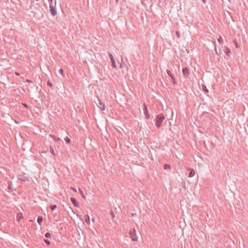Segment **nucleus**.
<instances>
[{
  "label": "nucleus",
  "instance_id": "19",
  "mask_svg": "<svg viewBox=\"0 0 248 248\" xmlns=\"http://www.w3.org/2000/svg\"><path fill=\"white\" fill-rule=\"evenodd\" d=\"M195 174V171H190L188 177L189 178L192 177Z\"/></svg>",
  "mask_w": 248,
  "mask_h": 248
},
{
  "label": "nucleus",
  "instance_id": "34",
  "mask_svg": "<svg viewBox=\"0 0 248 248\" xmlns=\"http://www.w3.org/2000/svg\"><path fill=\"white\" fill-rule=\"evenodd\" d=\"M124 65H125V64L124 63H121V65H120V66H121V67H122H122H123V66H124Z\"/></svg>",
  "mask_w": 248,
  "mask_h": 248
},
{
  "label": "nucleus",
  "instance_id": "32",
  "mask_svg": "<svg viewBox=\"0 0 248 248\" xmlns=\"http://www.w3.org/2000/svg\"><path fill=\"white\" fill-rule=\"evenodd\" d=\"M48 2H49V5H50V4L52 5V0H48Z\"/></svg>",
  "mask_w": 248,
  "mask_h": 248
},
{
  "label": "nucleus",
  "instance_id": "31",
  "mask_svg": "<svg viewBox=\"0 0 248 248\" xmlns=\"http://www.w3.org/2000/svg\"><path fill=\"white\" fill-rule=\"evenodd\" d=\"M26 82L28 83H32V81L31 80H30V79H27Z\"/></svg>",
  "mask_w": 248,
  "mask_h": 248
},
{
  "label": "nucleus",
  "instance_id": "25",
  "mask_svg": "<svg viewBox=\"0 0 248 248\" xmlns=\"http://www.w3.org/2000/svg\"><path fill=\"white\" fill-rule=\"evenodd\" d=\"M45 236L46 237V238H50V236H51V235L49 233V232H46V234H45Z\"/></svg>",
  "mask_w": 248,
  "mask_h": 248
},
{
  "label": "nucleus",
  "instance_id": "26",
  "mask_svg": "<svg viewBox=\"0 0 248 248\" xmlns=\"http://www.w3.org/2000/svg\"><path fill=\"white\" fill-rule=\"evenodd\" d=\"M44 242L47 245H50V243L49 242V241H48V240L47 239H44Z\"/></svg>",
  "mask_w": 248,
  "mask_h": 248
},
{
  "label": "nucleus",
  "instance_id": "39",
  "mask_svg": "<svg viewBox=\"0 0 248 248\" xmlns=\"http://www.w3.org/2000/svg\"><path fill=\"white\" fill-rule=\"evenodd\" d=\"M235 46H236V47H237V48L238 47V45H237V43H236V44H235Z\"/></svg>",
  "mask_w": 248,
  "mask_h": 248
},
{
  "label": "nucleus",
  "instance_id": "11",
  "mask_svg": "<svg viewBox=\"0 0 248 248\" xmlns=\"http://www.w3.org/2000/svg\"><path fill=\"white\" fill-rule=\"evenodd\" d=\"M23 218V216L22 213H18L16 215V220L19 222L21 219Z\"/></svg>",
  "mask_w": 248,
  "mask_h": 248
},
{
  "label": "nucleus",
  "instance_id": "20",
  "mask_svg": "<svg viewBox=\"0 0 248 248\" xmlns=\"http://www.w3.org/2000/svg\"><path fill=\"white\" fill-rule=\"evenodd\" d=\"M217 41L220 44H222L223 42V39L221 36H219V38L217 39Z\"/></svg>",
  "mask_w": 248,
  "mask_h": 248
},
{
  "label": "nucleus",
  "instance_id": "17",
  "mask_svg": "<svg viewBox=\"0 0 248 248\" xmlns=\"http://www.w3.org/2000/svg\"><path fill=\"white\" fill-rule=\"evenodd\" d=\"M50 151V153L52 155H53L54 156H56V154L55 153V151H54V149H53V148L52 147H50V151Z\"/></svg>",
  "mask_w": 248,
  "mask_h": 248
},
{
  "label": "nucleus",
  "instance_id": "8",
  "mask_svg": "<svg viewBox=\"0 0 248 248\" xmlns=\"http://www.w3.org/2000/svg\"><path fill=\"white\" fill-rule=\"evenodd\" d=\"M49 8H50V12L51 14L53 16H55V15H56V14H57L56 10L55 8L52 6V5L50 4V5H49Z\"/></svg>",
  "mask_w": 248,
  "mask_h": 248
},
{
  "label": "nucleus",
  "instance_id": "43",
  "mask_svg": "<svg viewBox=\"0 0 248 248\" xmlns=\"http://www.w3.org/2000/svg\"><path fill=\"white\" fill-rule=\"evenodd\" d=\"M134 216V214H132V216Z\"/></svg>",
  "mask_w": 248,
  "mask_h": 248
},
{
  "label": "nucleus",
  "instance_id": "1",
  "mask_svg": "<svg viewBox=\"0 0 248 248\" xmlns=\"http://www.w3.org/2000/svg\"><path fill=\"white\" fill-rule=\"evenodd\" d=\"M165 119V116L163 114H159L156 116L155 119V125L157 128L161 126L162 122Z\"/></svg>",
  "mask_w": 248,
  "mask_h": 248
},
{
  "label": "nucleus",
  "instance_id": "10",
  "mask_svg": "<svg viewBox=\"0 0 248 248\" xmlns=\"http://www.w3.org/2000/svg\"><path fill=\"white\" fill-rule=\"evenodd\" d=\"M70 201H71V202L73 203V204H74V205L75 206H76L77 207H79V204L77 202V201L76 199H75L74 198H70Z\"/></svg>",
  "mask_w": 248,
  "mask_h": 248
},
{
  "label": "nucleus",
  "instance_id": "5",
  "mask_svg": "<svg viewBox=\"0 0 248 248\" xmlns=\"http://www.w3.org/2000/svg\"><path fill=\"white\" fill-rule=\"evenodd\" d=\"M108 56L109 57V59H110L111 62L112 67L113 68H116V63H115V61L114 60L113 55L111 53H110V52H108Z\"/></svg>",
  "mask_w": 248,
  "mask_h": 248
},
{
  "label": "nucleus",
  "instance_id": "24",
  "mask_svg": "<svg viewBox=\"0 0 248 248\" xmlns=\"http://www.w3.org/2000/svg\"><path fill=\"white\" fill-rule=\"evenodd\" d=\"M47 84L48 86H49L50 87L52 88V86H53V84L51 82H50L49 81H48L47 82Z\"/></svg>",
  "mask_w": 248,
  "mask_h": 248
},
{
  "label": "nucleus",
  "instance_id": "41",
  "mask_svg": "<svg viewBox=\"0 0 248 248\" xmlns=\"http://www.w3.org/2000/svg\"><path fill=\"white\" fill-rule=\"evenodd\" d=\"M42 154L46 153V152H45V151H44V152H42Z\"/></svg>",
  "mask_w": 248,
  "mask_h": 248
},
{
  "label": "nucleus",
  "instance_id": "21",
  "mask_svg": "<svg viewBox=\"0 0 248 248\" xmlns=\"http://www.w3.org/2000/svg\"><path fill=\"white\" fill-rule=\"evenodd\" d=\"M64 140H65V142H66L67 143H70V142H71V140H70V139L68 137H66L64 139Z\"/></svg>",
  "mask_w": 248,
  "mask_h": 248
},
{
  "label": "nucleus",
  "instance_id": "27",
  "mask_svg": "<svg viewBox=\"0 0 248 248\" xmlns=\"http://www.w3.org/2000/svg\"><path fill=\"white\" fill-rule=\"evenodd\" d=\"M78 190H79V192L80 193V194H81V195L82 196V197L83 198H85V196H83L82 190L81 189H80V188H78Z\"/></svg>",
  "mask_w": 248,
  "mask_h": 248
},
{
  "label": "nucleus",
  "instance_id": "36",
  "mask_svg": "<svg viewBox=\"0 0 248 248\" xmlns=\"http://www.w3.org/2000/svg\"><path fill=\"white\" fill-rule=\"evenodd\" d=\"M202 2L203 3H205V2H206V0H202Z\"/></svg>",
  "mask_w": 248,
  "mask_h": 248
},
{
  "label": "nucleus",
  "instance_id": "30",
  "mask_svg": "<svg viewBox=\"0 0 248 248\" xmlns=\"http://www.w3.org/2000/svg\"><path fill=\"white\" fill-rule=\"evenodd\" d=\"M176 34L177 37L178 38H179V37H180V33H179V32L178 31H176Z\"/></svg>",
  "mask_w": 248,
  "mask_h": 248
},
{
  "label": "nucleus",
  "instance_id": "38",
  "mask_svg": "<svg viewBox=\"0 0 248 248\" xmlns=\"http://www.w3.org/2000/svg\"><path fill=\"white\" fill-rule=\"evenodd\" d=\"M188 170H192V171H193V170H193V169H190Z\"/></svg>",
  "mask_w": 248,
  "mask_h": 248
},
{
  "label": "nucleus",
  "instance_id": "33",
  "mask_svg": "<svg viewBox=\"0 0 248 248\" xmlns=\"http://www.w3.org/2000/svg\"><path fill=\"white\" fill-rule=\"evenodd\" d=\"M71 188L72 189V190H73L74 191H75V192H77V189H76L75 188H74V187H72Z\"/></svg>",
  "mask_w": 248,
  "mask_h": 248
},
{
  "label": "nucleus",
  "instance_id": "35",
  "mask_svg": "<svg viewBox=\"0 0 248 248\" xmlns=\"http://www.w3.org/2000/svg\"><path fill=\"white\" fill-rule=\"evenodd\" d=\"M214 46L215 47V50L216 51V44L215 42L214 43Z\"/></svg>",
  "mask_w": 248,
  "mask_h": 248
},
{
  "label": "nucleus",
  "instance_id": "22",
  "mask_svg": "<svg viewBox=\"0 0 248 248\" xmlns=\"http://www.w3.org/2000/svg\"><path fill=\"white\" fill-rule=\"evenodd\" d=\"M57 207V206L56 205H53L50 206V208L52 210V211L54 210Z\"/></svg>",
  "mask_w": 248,
  "mask_h": 248
},
{
  "label": "nucleus",
  "instance_id": "2",
  "mask_svg": "<svg viewBox=\"0 0 248 248\" xmlns=\"http://www.w3.org/2000/svg\"><path fill=\"white\" fill-rule=\"evenodd\" d=\"M129 234L132 241L137 242L138 241V236H137V232L135 229L130 230Z\"/></svg>",
  "mask_w": 248,
  "mask_h": 248
},
{
  "label": "nucleus",
  "instance_id": "6",
  "mask_svg": "<svg viewBox=\"0 0 248 248\" xmlns=\"http://www.w3.org/2000/svg\"><path fill=\"white\" fill-rule=\"evenodd\" d=\"M143 111H144V114L145 116V118L147 119H148L150 118V114H149L147 106V105L144 103L143 104Z\"/></svg>",
  "mask_w": 248,
  "mask_h": 248
},
{
  "label": "nucleus",
  "instance_id": "15",
  "mask_svg": "<svg viewBox=\"0 0 248 248\" xmlns=\"http://www.w3.org/2000/svg\"><path fill=\"white\" fill-rule=\"evenodd\" d=\"M43 221V217L41 216H39L37 218V222L40 225Z\"/></svg>",
  "mask_w": 248,
  "mask_h": 248
},
{
  "label": "nucleus",
  "instance_id": "23",
  "mask_svg": "<svg viewBox=\"0 0 248 248\" xmlns=\"http://www.w3.org/2000/svg\"><path fill=\"white\" fill-rule=\"evenodd\" d=\"M59 72L62 76H64V75H63V69L62 68H61L59 70Z\"/></svg>",
  "mask_w": 248,
  "mask_h": 248
},
{
  "label": "nucleus",
  "instance_id": "16",
  "mask_svg": "<svg viewBox=\"0 0 248 248\" xmlns=\"http://www.w3.org/2000/svg\"><path fill=\"white\" fill-rule=\"evenodd\" d=\"M225 52L226 55H227V56H229L231 53L230 49L228 47H226Z\"/></svg>",
  "mask_w": 248,
  "mask_h": 248
},
{
  "label": "nucleus",
  "instance_id": "42",
  "mask_svg": "<svg viewBox=\"0 0 248 248\" xmlns=\"http://www.w3.org/2000/svg\"><path fill=\"white\" fill-rule=\"evenodd\" d=\"M118 0H116V2H117V3H118Z\"/></svg>",
  "mask_w": 248,
  "mask_h": 248
},
{
  "label": "nucleus",
  "instance_id": "40",
  "mask_svg": "<svg viewBox=\"0 0 248 248\" xmlns=\"http://www.w3.org/2000/svg\"><path fill=\"white\" fill-rule=\"evenodd\" d=\"M16 75H17V76H19V73H16Z\"/></svg>",
  "mask_w": 248,
  "mask_h": 248
},
{
  "label": "nucleus",
  "instance_id": "14",
  "mask_svg": "<svg viewBox=\"0 0 248 248\" xmlns=\"http://www.w3.org/2000/svg\"><path fill=\"white\" fill-rule=\"evenodd\" d=\"M170 169H171V167H170V165L167 164L164 165V170H170Z\"/></svg>",
  "mask_w": 248,
  "mask_h": 248
},
{
  "label": "nucleus",
  "instance_id": "3",
  "mask_svg": "<svg viewBox=\"0 0 248 248\" xmlns=\"http://www.w3.org/2000/svg\"><path fill=\"white\" fill-rule=\"evenodd\" d=\"M17 179L21 181H26L29 180L28 177L23 171H20V173L18 174Z\"/></svg>",
  "mask_w": 248,
  "mask_h": 248
},
{
  "label": "nucleus",
  "instance_id": "28",
  "mask_svg": "<svg viewBox=\"0 0 248 248\" xmlns=\"http://www.w3.org/2000/svg\"><path fill=\"white\" fill-rule=\"evenodd\" d=\"M110 215L112 218H114L115 217V214L112 211L111 212Z\"/></svg>",
  "mask_w": 248,
  "mask_h": 248
},
{
  "label": "nucleus",
  "instance_id": "29",
  "mask_svg": "<svg viewBox=\"0 0 248 248\" xmlns=\"http://www.w3.org/2000/svg\"><path fill=\"white\" fill-rule=\"evenodd\" d=\"M22 105L26 108H29L28 105H27L26 103H22Z\"/></svg>",
  "mask_w": 248,
  "mask_h": 248
},
{
  "label": "nucleus",
  "instance_id": "18",
  "mask_svg": "<svg viewBox=\"0 0 248 248\" xmlns=\"http://www.w3.org/2000/svg\"><path fill=\"white\" fill-rule=\"evenodd\" d=\"M202 90L203 91L205 92V93H208V90L207 89V88H206V86L205 85H202Z\"/></svg>",
  "mask_w": 248,
  "mask_h": 248
},
{
  "label": "nucleus",
  "instance_id": "12",
  "mask_svg": "<svg viewBox=\"0 0 248 248\" xmlns=\"http://www.w3.org/2000/svg\"><path fill=\"white\" fill-rule=\"evenodd\" d=\"M50 136L55 141H59L61 140V139L53 135H50Z\"/></svg>",
  "mask_w": 248,
  "mask_h": 248
},
{
  "label": "nucleus",
  "instance_id": "7",
  "mask_svg": "<svg viewBox=\"0 0 248 248\" xmlns=\"http://www.w3.org/2000/svg\"><path fill=\"white\" fill-rule=\"evenodd\" d=\"M167 73L168 75L171 78V80L172 81L173 83L174 84H176V82L175 80V79L172 74H171V72L169 70H167Z\"/></svg>",
  "mask_w": 248,
  "mask_h": 248
},
{
  "label": "nucleus",
  "instance_id": "4",
  "mask_svg": "<svg viewBox=\"0 0 248 248\" xmlns=\"http://www.w3.org/2000/svg\"><path fill=\"white\" fill-rule=\"evenodd\" d=\"M182 72H183V76L185 78H188L189 75L190 74V71L187 67H185L183 68L182 69Z\"/></svg>",
  "mask_w": 248,
  "mask_h": 248
},
{
  "label": "nucleus",
  "instance_id": "9",
  "mask_svg": "<svg viewBox=\"0 0 248 248\" xmlns=\"http://www.w3.org/2000/svg\"><path fill=\"white\" fill-rule=\"evenodd\" d=\"M97 99L99 102V103H98V104L99 105V107L100 108L101 110H105V106L104 104L101 100H100L99 99V98H98Z\"/></svg>",
  "mask_w": 248,
  "mask_h": 248
},
{
  "label": "nucleus",
  "instance_id": "37",
  "mask_svg": "<svg viewBox=\"0 0 248 248\" xmlns=\"http://www.w3.org/2000/svg\"><path fill=\"white\" fill-rule=\"evenodd\" d=\"M92 221L93 222H94V219L93 218L92 219Z\"/></svg>",
  "mask_w": 248,
  "mask_h": 248
},
{
  "label": "nucleus",
  "instance_id": "13",
  "mask_svg": "<svg viewBox=\"0 0 248 248\" xmlns=\"http://www.w3.org/2000/svg\"><path fill=\"white\" fill-rule=\"evenodd\" d=\"M85 222L88 224H90V217L89 216V215H87L85 216Z\"/></svg>",
  "mask_w": 248,
  "mask_h": 248
}]
</instances>
